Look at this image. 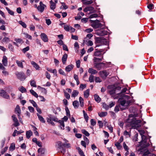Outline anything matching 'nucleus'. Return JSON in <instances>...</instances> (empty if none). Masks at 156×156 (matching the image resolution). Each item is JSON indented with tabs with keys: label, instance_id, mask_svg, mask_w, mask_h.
<instances>
[{
	"label": "nucleus",
	"instance_id": "nucleus-1",
	"mask_svg": "<svg viewBox=\"0 0 156 156\" xmlns=\"http://www.w3.org/2000/svg\"><path fill=\"white\" fill-rule=\"evenodd\" d=\"M119 101L120 103L119 107L122 110L126 109L132 102L130 97L128 95H124L122 98L119 99Z\"/></svg>",
	"mask_w": 156,
	"mask_h": 156
},
{
	"label": "nucleus",
	"instance_id": "nucleus-2",
	"mask_svg": "<svg viewBox=\"0 0 156 156\" xmlns=\"http://www.w3.org/2000/svg\"><path fill=\"white\" fill-rule=\"evenodd\" d=\"M95 44V48L98 47L104 44H107V39L103 37H98L95 39L94 42Z\"/></svg>",
	"mask_w": 156,
	"mask_h": 156
},
{
	"label": "nucleus",
	"instance_id": "nucleus-3",
	"mask_svg": "<svg viewBox=\"0 0 156 156\" xmlns=\"http://www.w3.org/2000/svg\"><path fill=\"white\" fill-rule=\"evenodd\" d=\"M56 147L58 152H61L63 154L66 152L65 149L63 147L62 142L60 141L57 142L56 144Z\"/></svg>",
	"mask_w": 156,
	"mask_h": 156
},
{
	"label": "nucleus",
	"instance_id": "nucleus-4",
	"mask_svg": "<svg viewBox=\"0 0 156 156\" xmlns=\"http://www.w3.org/2000/svg\"><path fill=\"white\" fill-rule=\"evenodd\" d=\"M133 122L131 123V126L134 129H137L141 127V121L140 120H136L135 118H133Z\"/></svg>",
	"mask_w": 156,
	"mask_h": 156
},
{
	"label": "nucleus",
	"instance_id": "nucleus-5",
	"mask_svg": "<svg viewBox=\"0 0 156 156\" xmlns=\"http://www.w3.org/2000/svg\"><path fill=\"white\" fill-rule=\"evenodd\" d=\"M142 140L141 141V145L144 146V147H146L149 146L150 144L149 143L147 142V139L146 138V136H141Z\"/></svg>",
	"mask_w": 156,
	"mask_h": 156
},
{
	"label": "nucleus",
	"instance_id": "nucleus-6",
	"mask_svg": "<svg viewBox=\"0 0 156 156\" xmlns=\"http://www.w3.org/2000/svg\"><path fill=\"white\" fill-rule=\"evenodd\" d=\"M98 74L102 78L105 79L109 74V73L108 71L103 70L99 72Z\"/></svg>",
	"mask_w": 156,
	"mask_h": 156
},
{
	"label": "nucleus",
	"instance_id": "nucleus-7",
	"mask_svg": "<svg viewBox=\"0 0 156 156\" xmlns=\"http://www.w3.org/2000/svg\"><path fill=\"white\" fill-rule=\"evenodd\" d=\"M15 74L17 78L21 81L25 80L26 78L24 74L23 73L17 72Z\"/></svg>",
	"mask_w": 156,
	"mask_h": 156
},
{
	"label": "nucleus",
	"instance_id": "nucleus-8",
	"mask_svg": "<svg viewBox=\"0 0 156 156\" xmlns=\"http://www.w3.org/2000/svg\"><path fill=\"white\" fill-rule=\"evenodd\" d=\"M46 7V5L41 1L39 3V5L37 7V9L39 12L42 13L44 11L45 8Z\"/></svg>",
	"mask_w": 156,
	"mask_h": 156
},
{
	"label": "nucleus",
	"instance_id": "nucleus-9",
	"mask_svg": "<svg viewBox=\"0 0 156 156\" xmlns=\"http://www.w3.org/2000/svg\"><path fill=\"white\" fill-rule=\"evenodd\" d=\"M121 88V87H118L109 90V93L112 97H113L114 95L116 94V92H117V90H120Z\"/></svg>",
	"mask_w": 156,
	"mask_h": 156
},
{
	"label": "nucleus",
	"instance_id": "nucleus-10",
	"mask_svg": "<svg viewBox=\"0 0 156 156\" xmlns=\"http://www.w3.org/2000/svg\"><path fill=\"white\" fill-rule=\"evenodd\" d=\"M105 66V63L103 62L96 63H94V66L98 70H100L101 68Z\"/></svg>",
	"mask_w": 156,
	"mask_h": 156
},
{
	"label": "nucleus",
	"instance_id": "nucleus-11",
	"mask_svg": "<svg viewBox=\"0 0 156 156\" xmlns=\"http://www.w3.org/2000/svg\"><path fill=\"white\" fill-rule=\"evenodd\" d=\"M0 96L6 99H8L9 98V95L6 92L2 89H0Z\"/></svg>",
	"mask_w": 156,
	"mask_h": 156
},
{
	"label": "nucleus",
	"instance_id": "nucleus-12",
	"mask_svg": "<svg viewBox=\"0 0 156 156\" xmlns=\"http://www.w3.org/2000/svg\"><path fill=\"white\" fill-rule=\"evenodd\" d=\"M41 37L42 40L44 42H48V38L47 35L44 33H41L40 35Z\"/></svg>",
	"mask_w": 156,
	"mask_h": 156
},
{
	"label": "nucleus",
	"instance_id": "nucleus-13",
	"mask_svg": "<svg viewBox=\"0 0 156 156\" xmlns=\"http://www.w3.org/2000/svg\"><path fill=\"white\" fill-rule=\"evenodd\" d=\"M87 38H85L83 40L84 43L87 44L88 46H91L93 45V43L91 41L87 40Z\"/></svg>",
	"mask_w": 156,
	"mask_h": 156
},
{
	"label": "nucleus",
	"instance_id": "nucleus-14",
	"mask_svg": "<svg viewBox=\"0 0 156 156\" xmlns=\"http://www.w3.org/2000/svg\"><path fill=\"white\" fill-rule=\"evenodd\" d=\"M15 112L16 114H18V116H20L21 114V111L19 105H17L15 108Z\"/></svg>",
	"mask_w": 156,
	"mask_h": 156
},
{
	"label": "nucleus",
	"instance_id": "nucleus-15",
	"mask_svg": "<svg viewBox=\"0 0 156 156\" xmlns=\"http://www.w3.org/2000/svg\"><path fill=\"white\" fill-rule=\"evenodd\" d=\"M97 33L99 36H102L106 35L107 34V32L105 30H101L98 31Z\"/></svg>",
	"mask_w": 156,
	"mask_h": 156
},
{
	"label": "nucleus",
	"instance_id": "nucleus-16",
	"mask_svg": "<svg viewBox=\"0 0 156 156\" xmlns=\"http://www.w3.org/2000/svg\"><path fill=\"white\" fill-rule=\"evenodd\" d=\"M73 66L72 64L67 66L65 68L66 71L67 72H70L73 69Z\"/></svg>",
	"mask_w": 156,
	"mask_h": 156
},
{
	"label": "nucleus",
	"instance_id": "nucleus-17",
	"mask_svg": "<svg viewBox=\"0 0 156 156\" xmlns=\"http://www.w3.org/2000/svg\"><path fill=\"white\" fill-rule=\"evenodd\" d=\"M95 0H82L83 4L85 5H89L92 4L93 1Z\"/></svg>",
	"mask_w": 156,
	"mask_h": 156
},
{
	"label": "nucleus",
	"instance_id": "nucleus-18",
	"mask_svg": "<svg viewBox=\"0 0 156 156\" xmlns=\"http://www.w3.org/2000/svg\"><path fill=\"white\" fill-rule=\"evenodd\" d=\"M31 64L32 65L33 67L37 70L39 69L40 68L39 66L36 62L34 61H31Z\"/></svg>",
	"mask_w": 156,
	"mask_h": 156
},
{
	"label": "nucleus",
	"instance_id": "nucleus-19",
	"mask_svg": "<svg viewBox=\"0 0 156 156\" xmlns=\"http://www.w3.org/2000/svg\"><path fill=\"white\" fill-rule=\"evenodd\" d=\"M2 62L5 66L7 65V58L5 56H4L2 60Z\"/></svg>",
	"mask_w": 156,
	"mask_h": 156
},
{
	"label": "nucleus",
	"instance_id": "nucleus-20",
	"mask_svg": "<svg viewBox=\"0 0 156 156\" xmlns=\"http://www.w3.org/2000/svg\"><path fill=\"white\" fill-rule=\"evenodd\" d=\"M50 8L51 9L54 10L56 8V4L52 0L50 2Z\"/></svg>",
	"mask_w": 156,
	"mask_h": 156
},
{
	"label": "nucleus",
	"instance_id": "nucleus-21",
	"mask_svg": "<svg viewBox=\"0 0 156 156\" xmlns=\"http://www.w3.org/2000/svg\"><path fill=\"white\" fill-rule=\"evenodd\" d=\"M88 72L92 74H94L98 73L97 71L92 68H90L88 69Z\"/></svg>",
	"mask_w": 156,
	"mask_h": 156
},
{
	"label": "nucleus",
	"instance_id": "nucleus-22",
	"mask_svg": "<svg viewBox=\"0 0 156 156\" xmlns=\"http://www.w3.org/2000/svg\"><path fill=\"white\" fill-rule=\"evenodd\" d=\"M67 55L66 54H65L63 55L62 58V61L63 64H65L67 60Z\"/></svg>",
	"mask_w": 156,
	"mask_h": 156
},
{
	"label": "nucleus",
	"instance_id": "nucleus-23",
	"mask_svg": "<svg viewBox=\"0 0 156 156\" xmlns=\"http://www.w3.org/2000/svg\"><path fill=\"white\" fill-rule=\"evenodd\" d=\"M94 8L91 6H89L86 7L83 9V11L85 12H87L88 11H91L94 10Z\"/></svg>",
	"mask_w": 156,
	"mask_h": 156
},
{
	"label": "nucleus",
	"instance_id": "nucleus-24",
	"mask_svg": "<svg viewBox=\"0 0 156 156\" xmlns=\"http://www.w3.org/2000/svg\"><path fill=\"white\" fill-rule=\"evenodd\" d=\"M98 115L100 117H103L106 116L107 115V113L106 112H98Z\"/></svg>",
	"mask_w": 156,
	"mask_h": 156
},
{
	"label": "nucleus",
	"instance_id": "nucleus-25",
	"mask_svg": "<svg viewBox=\"0 0 156 156\" xmlns=\"http://www.w3.org/2000/svg\"><path fill=\"white\" fill-rule=\"evenodd\" d=\"M15 148V144L14 143H12L9 147V150L10 151H13Z\"/></svg>",
	"mask_w": 156,
	"mask_h": 156
},
{
	"label": "nucleus",
	"instance_id": "nucleus-26",
	"mask_svg": "<svg viewBox=\"0 0 156 156\" xmlns=\"http://www.w3.org/2000/svg\"><path fill=\"white\" fill-rule=\"evenodd\" d=\"M32 135V132L30 130L27 131L26 133V136L27 138L29 139Z\"/></svg>",
	"mask_w": 156,
	"mask_h": 156
},
{
	"label": "nucleus",
	"instance_id": "nucleus-27",
	"mask_svg": "<svg viewBox=\"0 0 156 156\" xmlns=\"http://www.w3.org/2000/svg\"><path fill=\"white\" fill-rule=\"evenodd\" d=\"M73 104L74 108H77L79 105V102L77 101H75L73 102Z\"/></svg>",
	"mask_w": 156,
	"mask_h": 156
},
{
	"label": "nucleus",
	"instance_id": "nucleus-28",
	"mask_svg": "<svg viewBox=\"0 0 156 156\" xmlns=\"http://www.w3.org/2000/svg\"><path fill=\"white\" fill-rule=\"evenodd\" d=\"M37 115L38 117V119L41 122L43 123L45 122V121L44 118L42 116L38 114H37Z\"/></svg>",
	"mask_w": 156,
	"mask_h": 156
},
{
	"label": "nucleus",
	"instance_id": "nucleus-29",
	"mask_svg": "<svg viewBox=\"0 0 156 156\" xmlns=\"http://www.w3.org/2000/svg\"><path fill=\"white\" fill-rule=\"evenodd\" d=\"M89 89H88L84 92V95L85 98H87L88 97L89 95Z\"/></svg>",
	"mask_w": 156,
	"mask_h": 156
},
{
	"label": "nucleus",
	"instance_id": "nucleus-30",
	"mask_svg": "<svg viewBox=\"0 0 156 156\" xmlns=\"http://www.w3.org/2000/svg\"><path fill=\"white\" fill-rule=\"evenodd\" d=\"M10 41V40L9 38L6 37H5L2 40V43L5 42L7 43L9 42Z\"/></svg>",
	"mask_w": 156,
	"mask_h": 156
},
{
	"label": "nucleus",
	"instance_id": "nucleus-31",
	"mask_svg": "<svg viewBox=\"0 0 156 156\" xmlns=\"http://www.w3.org/2000/svg\"><path fill=\"white\" fill-rule=\"evenodd\" d=\"M102 58H98L96 57H94L93 58V61L94 63H98L99 62H101L102 60Z\"/></svg>",
	"mask_w": 156,
	"mask_h": 156
},
{
	"label": "nucleus",
	"instance_id": "nucleus-32",
	"mask_svg": "<svg viewBox=\"0 0 156 156\" xmlns=\"http://www.w3.org/2000/svg\"><path fill=\"white\" fill-rule=\"evenodd\" d=\"M95 50L96 51L94 52V56H99L101 55V52H99L97 49H95Z\"/></svg>",
	"mask_w": 156,
	"mask_h": 156
},
{
	"label": "nucleus",
	"instance_id": "nucleus-33",
	"mask_svg": "<svg viewBox=\"0 0 156 156\" xmlns=\"http://www.w3.org/2000/svg\"><path fill=\"white\" fill-rule=\"evenodd\" d=\"M58 122L60 123L61 129H64L65 127L64 122L62 120H59Z\"/></svg>",
	"mask_w": 156,
	"mask_h": 156
},
{
	"label": "nucleus",
	"instance_id": "nucleus-34",
	"mask_svg": "<svg viewBox=\"0 0 156 156\" xmlns=\"http://www.w3.org/2000/svg\"><path fill=\"white\" fill-rule=\"evenodd\" d=\"M108 123L106 122H105V123H104L105 125H106V126L108 125L107 127H108V129L110 131L111 133H112L113 132V127L110 126H109L108 125Z\"/></svg>",
	"mask_w": 156,
	"mask_h": 156
},
{
	"label": "nucleus",
	"instance_id": "nucleus-35",
	"mask_svg": "<svg viewBox=\"0 0 156 156\" xmlns=\"http://www.w3.org/2000/svg\"><path fill=\"white\" fill-rule=\"evenodd\" d=\"M79 92L76 90H74L72 92V94L71 95L72 97H75L78 94Z\"/></svg>",
	"mask_w": 156,
	"mask_h": 156
},
{
	"label": "nucleus",
	"instance_id": "nucleus-36",
	"mask_svg": "<svg viewBox=\"0 0 156 156\" xmlns=\"http://www.w3.org/2000/svg\"><path fill=\"white\" fill-rule=\"evenodd\" d=\"M94 99L97 102L99 103L101 99L98 95L95 94L94 95Z\"/></svg>",
	"mask_w": 156,
	"mask_h": 156
},
{
	"label": "nucleus",
	"instance_id": "nucleus-37",
	"mask_svg": "<svg viewBox=\"0 0 156 156\" xmlns=\"http://www.w3.org/2000/svg\"><path fill=\"white\" fill-rule=\"evenodd\" d=\"M74 78L76 80V84L77 85H78L80 83V82L79 80L78 77V76L75 74L74 75Z\"/></svg>",
	"mask_w": 156,
	"mask_h": 156
},
{
	"label": "nucleus",
	"instance_id": "nucleus-38",
	"mask_svg": "<svg viewBox=\"0 0 156 156\" xmlns=\"http://www.w3.org/2000/svg\"><path fill=\"white\" fill-rule=\"evenodd\" d=\"M30 92L32 94V95H33V96H34L36 98H38V94L33 90H30Z\"/></svg>",
	"mask_w": 156,
	"mask_h": 156
},
{
	"label": "nucleus",
	"instance_id": "nucleus-39",
	"mask_svg": "<svg viewBox=\"0 0 156 156\" xmlns=\"http://www.w3.org/2000/svg\"><path fill=\"white\" fill-rule=\"evenodd\" d=\"M123 135L126 137H129L131 136L130 132H128L127 131L125 130L124 132Z\"/></svg>",
	"mask_w": 156,
	"mask_h": 156
},
{
	"label": "nucleus",
	"instance_id": "nucleus-40",
	"mask_svg": "<svg viewBox=\"0 0 156 156\" xmlns=\"http://www.w3.org/2000/svg\"><path fill=\"white\" fill-rule=\"evenodd\" d=\"M38 88L44 94H47V90L44 88L39 86L38 87Z\"/></svg>",
	"mask_w": 156,
	"mask_h": 156
},
{
	"label": "nucleus",
	"instance_id": "nucleus-41",
	"mask_svg": "<svg viewBox=\"0 0 156 156\" xmlns=\"http://www.w3.org/2000/svg\"><path fill=\"white\" fill-rule=\"evenodd\" d=\"M16 62L19 67L21 68H23V66L22 62L18 60H16Z\"/></svg>",
	"mask_w": 156,
	"mask_h": 156
},
{
	"label": "nucleus",
	"instance_id": "nucleus-42",
	"mask_svg": "<svg viewBox=\"0 0 156 156\" xmlns=\"http://www.w3.org/2000/svg\"><path fill=\"white\" fill-rule=\"evenodd\" d=\"M77 150H78L79 153L81 156H85L83 152L80 147H78Z\"/></svg>",
	"mask_w": 156,
	"mask_h": 156
},
{
	"label": "nucleus",
	"instance_id": "nucleus-43",
	"mask_svg": "<svg viewBox=\"0 0 156 156\" xmlns=\"http://www.w3.org/2000/svg\"><path fill=\"white\" fill-rule=\"evenodd\" d=\"M19 23L20 24L23 28H26L27 27V25L26 24L22 21H19Z\"/></svg>",
	"mask_w": 156,
	"mask_h": 156
},
{
	"label": "nucleus",
	"instance_id": "nucleus-44",
	"mask_svg": "<svg viewBox=\"0 0 156 156\" xmlns=\"http://www.w3.org/2000/svg\"><path fill=\"white\" fill-rule=\"evenodd\" d=\"M19 90L22 93L26 92L27 91L26 89L23 86H21L19 88Z\"/></svg>",
	"mask_w": 156,
	"mask_h": 156
},
{
	"label": "nucleus",
	"instance_id": "nucleus-45",
	"mask_svg": "<svg viewBox=\"0 0 156 156\" xmlns=\"http://www.w3.org/2000/svg\"><path fill=\"white\" fill-rule=\"evenodd\" d=\"M79 101L80 103V105L81 107L83 106V99L81 97L79 98Z\"/></svg>",
	"mask_w": 156,
	"mask_h": 156
},
{
	"label": "nucleus",
	"instance_id": "nucleus-46",
	"mask_svg": "<svg viewBox=\"0 0 156 156\" xmlns=\"http://www.w3.org/2000/svg\"><path fill=\"white\" fill-rule=\"evenodd\" d=\"M30 102L33 105V106L37 108V107H38L35 101H34L32 100H29Z\"/></svg>",
	"mask_w": 156,
	"mask_h": 156
},
{
	"label": "nucleus",
	"instance_id": "nucleus-47",
	"mask_svg": "<svg viewBox=\"0 0 156 156\" xmlns=\"http://www.w3.org/2000/svg\"><path fill=\"white\" fill-rule=\"evenodd\" d=\"M7 11L10 14L12 15H13L14 14V12L13 11H12L10 10L8 7H5Z\"/></svg>",
	"mask_w": 156,
	"mask_h": 156
},
{
	"label": "nucleus",
	"instance_id": "nucleus-48",
	"mask_svg": "<svg viewBox=\"0 0 156 156\" xmlns=\"http://www.w3.org/2000/svg\"><path fill=\"white\" fill-rule=\"evenodd\" d=\"M81 131L82 133L84 134L86 136H89V133L88 132L86 131L84 129H83L81 130Z\"/></svg>",
	"mask_w": 156,
	"mask_h": 156
},
{
	"label": "nucleus",
	"instance_id": "nucleus-49",
	"mask_svg": "<svg viewBox=\"0 0 156 156\" xmlns=\"http://www.w3.org/2000/svg\"><path fill=\"white\" fill-rule=\"evenodd\" d=\"M31 85L34 87H36L37 86L36 84V82L34 80H32L30 82Z\"/></svg>",
	"mask_w": 156,
	"mask_h": 156
},
{
	"label": "nucleus",
	"instance_id": "nucleus-50",
	"mask_svg": "<svg viewBox=\"0 0 156 156\" xmlns=\"http://www.w3.org/2000/svg\"><path fill=\"white\" fill-rule=\"evenodd\" d=\"M120 143L119 142H116L115 144V145L116 146L118 149H120L122 148V147L120 145Z\"/></svg>",
	"mask_w": 156,
	"mask_h": 156
},
{
	"label": "nucleus",
	"instance_id": "nucleus-51",
	"mask_svg": "<svg viewBox=\"0 0 156 156\" xmlns=\"http://www.w3.org/2000/svg\"><path fill=\"white\" fill-rule=\"evenodd\" d=\"M52 120L51 119L48 118L47 119V122L50 124L52 126H54V123L52 122Z\"/></svg>",
	"mask_w": 156,
	"mask_h": 156
},
{
	"label": "nucleus",
	"instance_id": "nucleus-52",
	"mask_svg": "<svg viewBox=\"0 0 156 156\" xmlns=\"http://www.w3.org/2000/svg\"><path fill=\"white\" fill-rule=\"evenodd\" d=\"M5 141V138H4V139H2L1 141V148H2L4 146Z\"/></svg>",
	"mask_w": 156,
	"mask_h": 156
},
{
	"label": "nucleus",
	"instance_id": "nucleus-53",
	"mask_svg": "<svg viewBox=\"0 0 156 156\" xmlns=\"http://www.w3.org/2000/svg\"><path fill=\"white\" fill-rule=\"evenodd\" d=\"M89 80L91 83L94 81V76L92 75L91 74L89 76Z\"/></svg>",
	"mask_w": 156,
	"mask_h": 156
},
{
	"label": "nucleus",
	"instance_id": "nucleus-54",
	"mask_svg": "<svg viewBox=\"0 0 156 156\" xmlns=\"http://www.w3.org/2000/svg\"><path fill=\"white\" fill-rule=\"evenodd\" d=\"M150 153L148 150H145L143 153V155L144 156L148 155L150 154Z\"/></svg>",
	"mask_w": 156,
	"mask_h": 156
},
{
	"label": "nucleus",
	"instance_id": "nucleus-55",
	"mask_svg": "<svg viewBox=\"0 0 156 156\" xmlns=\"http://www.w3.org/2000/svg\"><path fill=\"white\" fill-rule=\"evenodd\" d=\"M123 146L125 150L126 151H129V148L128 146H127L125 142L123 144Z\"/></svg>",
	"mask_w": 156,
	"mask_h": 156
},
{
	"label": "nucleus",
	"instance_id": "nucleus-56",
	"mask_svg": "<svg viewBox=\"0 0 156 156\" xmlns=\"http://www.w3.org/2000/svg\"><path fill=\"white\" fill-rule=\"evenodd\" d=\"M98 16V15L96 13L91 14L89 17V18L91 19L93 18H96Z\"/></svg>",
	"mask_w": 156,
	"mask_h": 156
},
{
	"label": "nucleus",
	"instance_id": "nucleus-57",
	"mask_svg": "<svg viewBox=\"0 0 156 156\" xmlns=\"http://www.w3.org/2000/svg\"><path fill=\"white\" fill-rule=\"evenodd\" d=\"M70 27L67 25L64 26V28L66 31H69L70 30Z\"/></svg>",
	"mask_w": 156,
	"mask_h": 156
},
{
	"label": "nucleus",
	"instance_id": "nucleus-58",
	"mask_svg": "<svg viewBox=\"0 0 156 156\" xmlns=\"http://www.w3.org/2000/svg\"><path fill=\"white\" fill-rule=\"evenodd\" d=\"M24 34L25 35V37L31 40L32 39V37L31 36L29 35L27 33H24Z\"/></svg>",
	"mask_w": 156,
	"mask_h": 156
},
{
	"label": "nucleus",
	"instance_id": "nucleus-59",
	"mask_svg": "<svg viewBox=\"0 0 156 156\" xmlns=\"http://www.w3.org/2000/svg\"><path fill=\"white\" fill-rule=\"evenodd\" d=\"M58 73L61 74L63 75H65L66 73H65L64 71L61 69H58Z\"/></svg>",
	"mask_w": 156,
	"mask_h": 156
},
{
	"label": "nucleus",
	"instance_id": "nucleus-60",
	"mask_svg": "<svg viewBox=\"0 0 156 156\" xmlns=\"http://www.w3.org/2000/svg\"><path fill=\"white\" fill-rule=\"evenodd\" d=\"M29 49V47L27 46L26 47L23 48L22 51L24 53H25L26 51H28Z\"/></svg>",
	"mask_w": 156,
	"mask_h": 156
},
{
	"label": "nucleus",
	"instance_id": "nucleus-61",
	"mask_svg": "<svg viewBox=\"0 0 156 156\" xmlns=\"http://www.w3.org/2000/svg\"><path fill=\"white\" fill-rule=\"evenodd\" d=\"M8 148V147H6L1 150V153L2 154H3L5 153V152L7 150Z\"/></svg>",
	"mask_w": 156,
	"mask_h": 156
},
{
	"label": "nucleus",
	"instance_id": "nucleus-62",
	"mask_svg": "<svg viewBox=\"0 0 156 156\" xmlns=\"http://www.w3.org/2000/svg\"><path fill=\"white\" fill-rule=\"evenodd\" d=\"M95 81L96 83H100L101 81V80L99 77H95Z\"/></svg>",
	"mask_w": 156,
	"mask_h": 156
},
{
	"label": "nucleus",
	"instance_id": "nucleus-63",
	"mask_svg": "<svg viewBox=\"0 0 156 156\" xmlns=\"http://www.w3.org/2000/svg\"><path fill=\"white\" fill-rule=\"evenodd\" d=\"M91 125L94 126L96 125V121L93 119H91L90 121Z\"/></svg>",
	"mask_w": 156,
	"mask_h": 156
},
{
	"label": "nucleus",
	"instance_id": "nucleus-64",
	"mask_svg": "<svg viewBox=\"0 0 156 156\" xmlns=\"http://www.w3.org/2000/svg\"><path fill=\"white\" fill-rule=\"evenodd\" d=\"M38 100L41 101H45V99L43 97L41 96H39Z\"/></svg>",
	"mask_w": 156,
	"mask_h": 156
}]
</instances>
